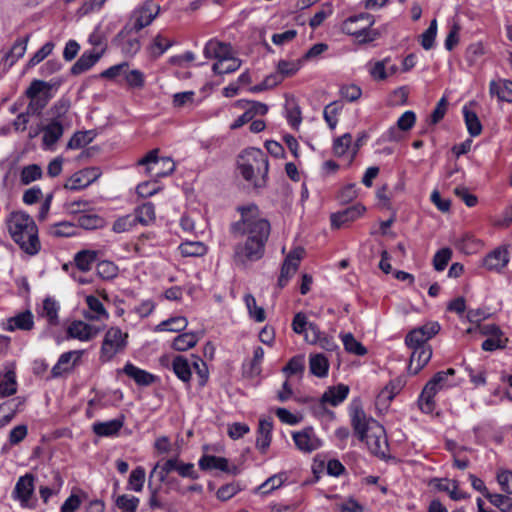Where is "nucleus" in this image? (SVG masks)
<instances>
[{
	"instance_id": "nucleus-1",
	"label": "nucleus",
	"mask_w": 512,
	"mask_h": 512,
	"mask_svg": "<svg viewBox=\"0 0 512 512\" xmlns=\"http://www.w3.org/2000/svg\"><path fill=\"white\" fill-rule=\"evenodd\" d=\"M257 210L256 205L238 207L241 220L232 224L231 231L235 236L247 235V239L235 245L233 260L236 265L246 266L264 256L271 226L268 220L256 214Z\"/></svg>"
},
{
	"instance_id": "nucleus-2",
	"label": "nucleus",
	"mask_w": 512,
	"mask_h": 512,
	"mask_svg": "<svg viewBox=\"0 0 512 512\" xmlns=\"http://www.w3.org/2000/svg\"><path fill=\"white\" fill-rule=\"evenodd\" d=\"M351 426L358 439L366 443L373 455L381 459L388 456L389 445L384 427L376 420L367 418L362 408L352 409Z\"/></svg>"
},
{
	"instance_id": "nucleus-3",
	"label": "nucleus",
	"mask_w": 512,
	"mask_h": 512,
	"mask_svg": "<svg viewBox=\"0 0 512 512\" xmlns=\"http://www.w3.org/2000/svg\"><path fill=\"white\" fill-rule=\"evenodd\" d=\"M12 239L29 255L40 250L38 228L33 218L25 212H13L8 222Z\"/></svg>"
},
{
	"instance_id": "nucleus-4",
	"label": "nucleus",
	"mask_w": 512,
	"mask_h": 512,
	"mask_svg": "<svg viewBox=\"0 0 512 512\" xmlns=\"http://www.w3.org/2000/svg\"><path fill=\"white\" fill-rule=\"evenodd\" d=\"M237 167L241 176L255 188L266 185L269 162L261 149L254 147L245 149L238 157Z\"/></svg>"
},
{
	"instance_id": "nucleus-5",
	"label": "nucleus",
	"mask_w": 512,
	"mask_h": 512,
	"mask_svg": "<svg viewBox=\"0 0 512 512\" xmlns=\"http://www.w3.org/2000/svg\"><path fill=\"white\" fill-rule=\"evenodd\" d=\"M160 6L152 0H146L141 6L136 8L126 25L119 31V38L124 35H131L133 32H139L149 26L157 17Z\"/></svg>"
},
{
	"instance_id": "nucleus-6",
	"label": "nucleus",
	"mask_w": 512,
	"mask_h": 512,
	"mask_svg": "<svg viewBox=\"0 0 512 512\" xmlns=\"http://www.w3.org/2000/svg\"><path fill=\"white\" fill-rule=\"evenodd\" d=\"M373 23L374 20L370 14L361 13L347 18L342 24V30L354 36L358 43L364 44L375 40L378 36V32L370 29Z\"/></svg>"
},
{
	"instance_id": "nucleus-7",
	"label": "nucleus",
	"mask_w": 512,
	"mask_h": 512,
	"mask_svg": "<svg viewBox=\"0 0 512 512\" xmlns=\"http://www.w3.org/2000/svg\"><path fill=\"white\" fill-rule=\"evenodd\" d=\"M158 149H153L138 161V165H147V171L155 177H165L175 169V163L169 157L158 158Z\"/></svg>"
},
{
	"instance_id": "nucleus-8",
	"label": "nucleus",
	"mask_w": 512,
	"mask_h": 512,
	"mask_svg": "<svg viewBox=\"0 0 512 512\" xmlns=\"http://www.w3.org/2000/svg\"><path fill=\"white\" fill-rule=\"evenodd\" d=\"M447 378L441 371L437 372L430 381L425 385L420 395V409L424 413H431L434 410L433 397L435 394L446 385Z\"/></svg>"
},
{
	"instance_id": "nucleus-9",
	"label": "nucleus",
	"mask_w": 512,
	"mask_h": 512,
	"mask_svg": "<svg viewBox=\"0 0 512 512\" xmlns=\"http://www.w3.org/2000/svg\"><path fill=\"white\" fill-rule=\"evenodd\" d=\"M304 253L305 250L302 247H296L286 256L278 278V286L280 288L285 287L289 279L295 274Z\"/></svg>"
},
{
	"instance_id": "nucleus-10",
	"label": "nucleus",
	"mask_w": 512,
	"mask_h": 512,
	"mask_svg": "<svg viewBox=\"0 0 512 512\" xmlns=\"http://www.w3.org/2000/svg\"><path fill=\"white\" fill-rule=\"evenodd\" d=\"M100 176L101 171L98 167L85 168L74 173L64 185V188L72 191L80 190L89 186Z\"/></svg>"
},
{
	"instance_id": "nucleus-11",
	"label": "nucleus",
	"mask_w": 512,
	"mask_h": 512,
	"mask_svg": "<svg viewBox=\"0 0 512 512\" xmlns=\"http://www.w3.org/2000/svg\"><path fill=\"white\" fill-rule=\"evenodd\" d=\"M405 379L403 377H397L391 380L381 391L378 393L376 397V407L379 410H387L391 401L395 398L396 395L400 393V391L405 386Z\"/></svg>"
},
{
	"instance_id": "nucleus-12",
	"label": "nucleus",
	"mask_w": 512,
	"mask_h": 512,
	"mask_svg": "<svg viewBox=\"0 0 512 512\" xmlns=\"http://www.w3.org/2000/svg\"><path fill=\"white\" fill-rule=\"evenodd\" d=\"M293 440L296 447L304 453H311L322 446V441L317 437L312 427L293 433Z\"/></svg>"
},
{
	"instance_id": "nucleus-13",
	"label": "nucleus",
	"mask_w": 512,
	"mask_h": 512,
	"mask_svg": "<svg viewBox=\"0 0 512 512\" xmlns=\"http://www.w3.org/2000/svg\"><path fill=\"white\" fill-rule=\"evenodd\" d=\"M34 493V475L27 473L19 477L12 492L14 499L20 501L21 505L26 507L31 496Z\"/></svg>"
},
{
	"instance_id": "nucleus-14",
	"label": "nucleus",
	"mask_w": 512,
	"mask_h": 512,
	"mask_svg": "<svg viewBox=\"0 0 512 512\" xmlns=\"http://www.w3.org/2000/svg\"><path fill=\"white\" fill-rule=\"evenodd\" d=\"M365 210L366 209L363 205L356 204L331 214L330 220L332 228L339 229L350 222L355 221L365 212Z\"/></svg>"
},
{
	"instance_id": "nucleus-15",
	"label": "nucleus",
	"mask_w": 512,
	"mask_h": 512,
	"mask_svg": "<svg viewBox=\"0 0 512 512\" xmlns=\"http://www.w3.org/2000/svg\"><path fill=\"white\" fill-rule=\"evenodd\" d=\"M15 364L8 363L0 371V399L14 395L17 392Z\"/></svg>"
},
{
	"instance_id": "nucleus-16",
	"label": "nucleus",
	"mask_w": 512,
	"mask_h": 512,
	"mask_svg": "<svg viewBox=\"0 0 512 512\" xmlns=\"http://www.w3.org/2000/svg\"><path fill=\"white\" fill-rule=\"evenodd\" d=\"M293 331L297 334H303L307 343L315 342L318 339V326L314 323L307 322L304 313H297L292 321Z\"/></svg>"
},
{
	"instance_id": "nucleus-17",
	"label": "nucleus",
	"mask_w": 512,
	"mask_h": 512,
	"mask_svg": "<svg viewBox=\"0 0 512 512\" xmlns=\"http://www.w3.org/2000/svg\"><path fill=\"white\" fill-rule=\"evenodd\" d=\"M198 465L200 469L204 471H210L215 469L233 475H236L238 473V468L236 466L230 467L228 459L224 457L204 455L200 458Z\"/></svg>"
},
{
	"instance_id": "nucleus-18",
	"label": "nucleus",
	"mask_w": 512,
	"mask_h": 512,
	"mask_svg": "<svg viewBox=\"0 0 512 512\" xmlns=\"http://www.w3.org/2000/svg\"><path fill=\"white\" fill-rule=\"evenodd\" d=\"M203 53L207 59H217V61L228 60L230 59L231 46L227 43L211 39L206 43Z\"/></svg>"
},
{
	"instance_id": "nucleus-19",
	"label": "nucleus",
	"mask_w": 512,
	"mask_h": 512,
	"mask_svg": "<svg viewBox=\"0 0 512 512\" xmlns=\"http://www.w3.org/2000/svg\"><path fill=\"white\" fill-rule=\"evenodd\" d=\"M509 262V253L505 247H497L486 255L483 265L489 270L500 271Z\"/></svg>"
},
{
	"instance_id": "nucleus-20",
	"label": "nucleus",
	"mask_w": 512,
	"mask_h": 512,
	"mask_svg": "<svg viewBox=\"0 0 512 512\" xmlns=\"http://www.w3.org/2000/svg\"><path fill=\"white\" fill-rule=\"evenodd\" d=\"M99 331V328H96L95 326L87 324L83 321H74L68 327L69 336L81 341L92 339L99 333Z\"/></svg>"
},
{
	"instance_id": "nucleus-21",
	"label": "nucleus",
	"mask_w": 512,
	"mask_h": 512,
	"mask_svg": "<svg viewBox=\"0 0 512 512\" xmlns=\"http://www.w3.org/2000/svg\"><path fill=\"white\" fill-rule=\"evenodd\" d=\"M349 394V387L345 384H338L329 387L321 396V403L323 405L329 404L333 407L342 403Z\"/></svg>"
},
{
	"instance_id": "nucleus-22",
	"label": "nucleus",
	"mask_w": 512,
	"mask_h": 512,
	"mask_svg": "<svg viewBox=\"0 0 512 512\" xmlns=\"http://www.w3.org/2000/svg\"><path fill=\"white\" fill-rule=\"evenodd\" d=\"M128 334L122 332V330L118 327H111L105 334V338L103 341L102 352L105 349V346H109L111 349L115 351L123 350L127 345Z\"/></svg>"
},
{
	"instance_id": "nucleus-23",
	"label": "nucleus",
	"mask_w": 512,
	"mask_h": 512,
	"mask_svg": "<svg viewBox=\"0 0 512 512\" xmlns=\"http://www.w3.org/2000/svg\"><path fill=\"white\" fill-rule=\"evenodd\" d=\"M123 372L130 378H132L135 383L139 386H149L158 380V377L143 370L131 363H127Z\"/></svg>"
},
{
	"instance_id": "nucleus-24",
	"label": "nucleus",
	"mask_w": 512,
	"mask_h": 512,
	"mask_svg": "<svg viewBox=\"0 0 512 512\" xmlns=\"http://www.w3.org/2000/svg\"><path fill=\"white\" fill-rule=\"evenodd\" d=\"M124 425V416L106 422H96L92 426L93 432L100 437L117 435Z\"/></svg>"
},
{
	"instance_id": "nucleus-25",
	"label": "nucleus",
	"mask_w": 512,
	"mask_h": 512,
	"mask_svg": "<svg viewBox=\"0 0 512 512\" xmlns=\"http://www.w3.org/2000/svg\"><path fill=\"white\" fill-rule=\"evenodd\" d=\"M112 43L119 47L125 56L129 57L136 55L141 48V42L138 38H132L130 35H124L123 37L119 38V32L113 38Z\"/></svg>"
},
{
	"instance_id": "nucleus-26",
	"label": "nucleus",
	"mask_w": 512,
	"mask_h": 512,
	"mask_svg": "<svg viewBox=\"0 0 512 512\" xmlns=\"http://www.w3.org/2000/svg\"><path fill=\"white\" fill-rule=\"evenodd\" d=\"M272 421L271 419H260L258 426V435L256 439V447L261 453H265L270 446L272 439Z\"/></svg>"
},
{
	"instance_id": "nucleus-27",
	"label": "nucleus",
	"mask_w": 512,
	"mask_h": 512,
	"mask_svg": "<svg viewBox=\"0 0 512 512\" xmlns=\"http://www.w3.org/2000/svg\"><path fill=\"white\" fill-rule=\"evenodd\" d=\"M103 52L94 53V52H85L80 58L73 64L70 69L72 75H79L83 72H86L91 67H93L102 57Z\"/></svg>"
},
{
	"instance_id": "nucleus-28",
	"label": "nucleus",
	"mask_w": 512,
	"mask_h": 512,
	"mask_svg": "<svg viewBox=\"0 0 512 512\" xmlns=\"http://www.w3.org/2000/svg\"><path fill=\"white\" fill-rule=\"evenodd\" d=\"M74 354H61L57 363L52 368V376L60 377L65 373H68L73 370V368L78 364L81 354H76L73 358Z\"/></svg>"
},
{
	"instance_id": "nucleus-29",
	"label": "nucleus",
	"mask_w": 512,
	"mask_h": 512,
	"mask_svg": "<svg viewBox=\"0 0 512 512\" xmlns=\"http://www.w3.org/2000/svg\"><path fill=\"white\" fill-rule=\"evenodd\" d=\"M491 96H496L500 101L512 102V81H491L489 85Z\"/></svg>"
},
{
	"instance_id": "nucleus-30",
	"label": "nucleus",
	"mask_w": 512,
	"mask_h": 512,
	"mask_svg": "<svg viewBox=\"0 0 512 512\" xmlns=\"http://www.w3.org/2000/svg\"><path fill=\"white\" fill-rule=\"evenodd\" d=\"M64 132L63 125L58 120H51V122L43 128V144L50 147L57 143L62 137Z\"/></svg>"
},
{
	"instance_id": "nucleus-31",
	"label": "nucleus",
	"mask_w": 512,
	"mask_h": 512,
	"mask_svg": "<svg viewBox=\"0 0 512 512\" xmlns=\"http://www.w3.org/2000/svg\"><path fill=\"white\" fill-rule=\"evenodd\" d=\"M33 315L29 310L21 312L8 320L7 329L31 330L33 328Z\"/></svg>"
},
{
	"instance_id": "nucleus-32",
	"label": "nucleus",
	"mask_w": 512,
	"mask_h": 512,
	"mask_svg": "<svg viewBox=\"0 0 512 512\" xmlns=\"http://www.w3.org/2000/svg\"><path fill=\"white\" fill-rule=\"evenodd\" d=\"M86 303L91 313L85 314V317L91 320H106L109 317L108 312L104 308L102 302L95 296L86 297Z\"/></svg>"
},
{
	"instance_id": "nucleus-33",
	"label": "nucleus",
	"mask_w": 512,
	"mask_h": 512,
	"mask_svg": "<svg viewBox=\"0 0 512 512\" xmlns=\"http://www.w3.org/2000/svg\"><path fill=\"white\" fill-rule=\"evenodd\" d=\"M62 83V80H51L49 82L35 79L27 88L26 96H37L41 93L50 92L51 89H57Z\"/></svg>"
},
{
	"instance_id": "nucleus-34",
	"label": "nucleus",
	"mask_w": 512,
	"mask_h": 512,
	"mask_svg": "<svg viewBox=\"0 0 512 512\" xmlns=\"http://www.w3.org/2000/svg\"><path fill=\"white\" fill-rule=\"evenodd\" d=\"M97 252L94 250H81L74 256L76 267L82 272L91 270L92 265L97 260Z\"/></svg>"
},
{
	"instance_id": "nucleus-35",
	"label": "nucleus",
	"mask_w": 512,
	"mask_h": 512,
	"mask_svg": "<svg viewBox=\"0 0 512 512\" xmlns=\"http://www.w3.org/2000/svg\"><path fill=\"white\" fill-rule=\"evenodd\" d=\"M310 372L319 377H326L329 369L328 359L324 354H312L309 360Z\"/></svg>"
},
{
	"instance_id": "nucleus-36",
	"label": "nucleus",
	"mask_w": 512,
	"mask_h": 512,
	"mask_svg": "<svg viewBox=\"0 0 512 512\" xmlns=\"http://www.w3.org/2000/svg\"><path fill=\"white\" fill-rule=\"evenodd\" d=\"M172 369L175 375L183 382L188 383L191 379V366L188 360L181 355L176 356L172 361Z\"/></svg>"
},
{
	"instance_id": "nucleus-37",
	"label": "nucleus",
	"mask_w": 512,
	"mask_h": 512,
	"mask_svg": "<svg viewBox=\"0 0 512 512\" xmlns=\"http://www.w3.org/2000/svg\"><path fill=\"white\" fill-rule=\"evenodd\" d=\"M285 473L274 474L255 489V493L267 495L280 488L286 481Z\"/></svg>"
},
{
	"instance_id": "nucleus-38",
	"label": "nucleus",
	"mask_w": 512,
	"mask_h": 512,
	"mask_svg": "<svg viewBox=\"0 0 512 512\" xmlns=\"http://www.w3.org/2000/svg\"><path fill=\"white\" fill-rule=\"evenodd\" d=\"M30 102L27 106L26 112L30 115H40L43 109L47 106L52 95L50 92L41 93L37 96H27Z\"/></svg>"
},
{
	"instance_id": "nucleus-39",
	"label": "nucleus",
	"mask_w": 512,
	"mask_h": 512,
	"mask_svg": "<svg viewBox=\"0 0 512 512\" xmlns=\"http://www.w3.org/2000/svg\"><path fill=\"white\" fill-rule=\"evenodd\" d=\"M96 136L94 130L77 131L67 143V149H79L90 144Z\"/></svg>"
},
{
	"instance_id": "nucleus-40",
	"label": "nucleus",
	"mask_w": 512,
	"mask_h": 512,
	"mask_svg": "<svg viewBox=\"0 0 512 512\" xmlns=\"http://www.w3.org/2000/svg\"><path fill=\"white\" fill-rule=\"evenodd\" d=\"M178 462L179 460L177 458H171L166 460L162 465L157 463L150 472L149 478L151 479L154 475H157L160 482H165L170 472L177 471Z\"/></svg>"
},
{
	"instance_id": "nucleus-41",
	"label": "nucleus",
	"mask_w": 512,
	"mask_h": 512,
	"mask_svg": "<svg viewBox=\"0 0 512 512\" xmlns=\"http://www.w3.org/2000/svg\"><path fill=\"white\" fill-rule=\"evenodd\" d=\"M440 331V325L438 322H428L423 326L418 328V334L421 337H418V350L421 349V352H425V342L435 336Z\"/></svg>"
},
{
	"instance_id": "nucleus-42",
	"label": "nucleus",
	"mask_w": 512,
	"mask_h": 512,
	"mask_svg": "<svg viewBox=\"0 0 512 512\" xmlns=\"http://www.w3.org/2000/svg\"><path fill=\"white\" fill-rule=\"evenodd\" d=\"M136 222L142 225H148L155 219V208L151 202H147L137 207L135 215H133Z\"/></svg>"
},
{
	"instance_id": "nucleus-43",
	"label": "nucleus",
	"mask_w": 512,
	"mask_h": 512,
	"mask_svg": "<svg viewBox=\"0 0 512 512\" xmlns=\"http://www.w3.org/2000/svg\"><path fill=\"white\" fill-rule=\"evenodd\" d=\"M198 340V336L194 333H183L174 339L173 348L178 352H185L192 349Z\"/></svg>"
},
{
	"instance_id": "nucleus-44",
	"label": "nucleus",
	"mask_w": 512,
	"mask_h": 512,
	"mask_svg": "<svg viewBox=\"0 0 512 512\" xmlns=\"http://www.w3.org/2000/svg\"><path fill=\"white\" fill-rule=\"evenodd\" d=\"M240 66L241 61L232 57L230 54V59L215 62L212 66V70L214 73L221 75L235 72Z\"/></svg>"
},
{
	"instance_id": "nucleus-45",
	"label": "nucleus",
	"mask_w": 512,
	"mask_h": 512,
	"mask_svg": "<svg viewBox=\"0 0 512 512\" xmlns=\"http://www.w3.org/2000/svg\"><path fill=\"white\" fill-rule=\"evenodd\" d=\"M463 114L469 134L473 137L478 136L482 131V125L477 114L466 106L463 108Z\"/></svg>"
},
{
	"instance_id": "nucleus-46",
	"label": "nucleus",
	"mask_w": 512,
	"mask_h": 512,
	"mask_svg": "<svg viewBox=\"0 0 512 512\" xmlns=\"http://www.w3.org/2000/svg\"><path fill=\"white\" fill-rule=\"evenodd\" d=\"M104 223V219L97 214H84L77 219V225L86 230L102 228Z\"/></svg>"
},
{
	"instance_id": "nucleus-47",
	"label": "nucleus",
	"mask_w": 512,
	"mask_h": 512,
	"mask_svg": "<svg viewBox=\"0 0 512 512\" xmlns=\"http://www.w3.org/2000/svg\"><path fill=\"white\" fill-rule=\"evenodd\" d=\"M187 320L185 317H172L168 320L162 321L160 324L156 326V330L158 331H172L179 332L186 328Z\"/></svg>"
},
{
	"instance_id": "nucleus-48",
	"label": "nucleus",
	"mask_w": 512,
	"mask_h": 512,
	"mask_svg": "<svg viewBox=\"0 0 512 512\" xmlns=\"http://www.w3.org/2000/svg\"><path fill=\"white\" fill-rule=\"evenodd\" d=\"M310 344L317 345L319 348L326 352H335L338 350L337 338L333 335H327L322 333L318 328V339L315 342H309Z\"/></svg>"
},
{
	"instance_id": "nucleus-49",
	"label": "nucleus",
	"mask_w": 512,
	"mask_h": 512,
	"mask_svg": "<svg viewBox=\"0 0 512 512\" xmlns=\"http://www.w3.org/2000/svg\"><path fill=\"white\" fill-rule=\"evenodd\" d=\"M244 301L251 318H253L257 322H263L266 319L264 309L260 306H257L256 299L253 295H245Z\"/></svg>"
},
{
	"instance_id": "nucleus-50",
	"label": "nucleus",
	"mask_w": 512,
	"mask_h": 512,
	"mask_svg": "<svg viewBox=\"0 0 512 512\" xmlns=\"http://www.w3.org/2000/svg\"><path fill=\"white\" fill-rule=\"evenodd\" d=\"M42 169L38 164H30L23 167L20 175L21 183L28 185L42 177Z\"/></svg>"
},
{
	"instance_id": "nucleus-51",
	"label": "nucleus",
	"mask_w": 512,
	"mask_h": 512,
	"mask_svg": "<svg viewBox=\"0 0 512 512\" xmlns=\"http://www.w3.org/2000/svg\"><path fill=\"white\" fill-rule=\"evenodd\" d=\"M305 369L304 355H296L290 359L286 366L283 367V372L288 376L301 375Z\"/></svg>"
},
{
	"instance_id": "nucleus-52",
	"label": "nucleus",
	"mask_w": 512,
	"mask_h": 512,
	"mask_svg": "<svg viewBox=\"0 0 512 512\" xmlns=\"http://www.w3.org/2000/svg\"><path fill=\"white\" fill-rule=\"evenodd\" d=\"M179 250L184 257H196L205 254L206 247L201 242H185L179 246Z\"/></svg>"
},
{
	"instance_id": "nucleus-53",
	"label": "nucleus",
	"mask_w": 512,
	"mask_h": 512,
	"mask_svg": "<svg viewBox=\"0 0 512 512\" xmlns=\"http://www.w3.org/2000/svg\"><path fill=\"white\" fill-rule=\"evenodd\" d=\"M339 339L343 343L345 352H368L350 332L340 334Z\"/></svg>"
},
{
	"instance_id": "nucleus-54",
	"label": "nucleus",
	"mask_w": 512,
	"mask_h": 512,
	"mask_svg": "<svg viewBox=\"0 0 512 512\" xmlns=\"http://www.w3.org/2000/svg\"><path fill=\"white\" fill-rule=\"evenodd\" d=\"M97 275L104 279L110 280L117 276L118 267L111 261L103 260L96 266Z\"/></svg>"
},
{
	"instance_id": "nucleus-55",
	"label": "nucleus",
	"mask_w": 512,
	"mask_h": 512,
	"mask_svg": "<svg viewBox=\"0 0 512 512\" xmlns=\"http://www.w3.org/2000/svg\"><path fill=\"white\" fill-rule=\"evenodd\" d=\"M173 45V42L167 40L161 34H158L152 41L149 50L153 57L157 58Z\"/></svg>"
},
{
	"instance_id": "nucleus-56",
	"label": "nucleus",
	"mask_w": 512,
	"mask_h": 512,
	"mask_svg": "<svg viewBox=\"0 0 512 512\" xmlns=\"http://www.w3.org/2000/svg\"><path fill=\"white\" fill-rule=\"evenodd\" d=\"M145 469L141 466L136 467L130 474L128 485L129 488L140 492L143 489V485L145 482Z\"/></svg>"
},
{
	"instance_id": "nucleus-57",
	"label": "nucleus",
	"mask_w": 512,
	"mask_h": 512,
	"mask_svg": "<svg viewBox=\"0 0 512 512\" xmlns=\"http://www.w3.org/2000/svg\"><path fill=\"white\" fill-rule=\"evenodd\" d=\"M115 503L122 512H136L139 505V498L123 494L117 497Z\"/></svg>"
},
{
	"instance_id": "nucleus-58",
	"label": "nucleus",
	"mask_w": 512,
	"mask_h": 512,
	"mask_svg": "<svg viewBox=\"0 0 512 512\" xmlns=\"http://www.w3.org/2000/svg\"><path fill=\"white\" fill-rule=\"evenodd\" d=\"M437 34V21L433 19L430 22L429 27L421 35V46L425 50H430L434 46L435 38Z\"/></svg>"
},
{
	"instance_id": "nucleus-59",
	"label": "nucleus",
	"mask_w": 512,
	"mask_h": 512,
	"mask_svg": "<svg viewBox=\"0 0 512 512\" xmlns=\"http://www.w3.org/2000/svg\"><path fill=\"white\" fill-rule=\"evenodd\" d=\"M75 227V224L63 221L51 227L50 234L54 237H70L75 235Z\"/></svg>"
},
{
	"instance_id": "nucleus-60",
	"label": "nucleus",
	"mask_w": 512,
	"mask_h": 512,
	"mask_svg": "<svg viewBox=\"0 0 512 512\" xmlns=\"http://www.w3.org/2000/svg\"><path fill=\"white\" fill-rule=\"evenodd\" d=\"M71 102L67 98L59 99L49 110L52 120L60 121L69 111Z\"/></svg>"
},
{
	"instance_id": "nucleus-61",
	"label": "nucleus",
	"mask_w": 512,
	"mask_h": 512,
	"mask_svg": "<svg viewBox=\"0 0 512 512\" xmlns=\"http://www.w3.org/2000/svg\"><path fill=\"white\" fill-rule=\"evenodd\" d=\"M452 250L448 247L442 248L436 252L433 258V266L436 271H442L451 260Z\"/></svg>"
},
{
	"instance_id": "nucleus-62",
	"label": "nucleus",
	"mask_w": 512,
	"mask_h": 512,
	"mask_svg": "<svg viewBox=\"0 0 512 512\" xmlns=\"http://www.w3.org/2000/svg\"><path fill=\"white\" fill-rule=\"evenodd\" d=\"M29 40V36H26L24 38H20L15 41L13 46L11 47L9 53L7 54V58H11V64H13L15 61L23 57L25 54L27 43Z\"/></svg>"
},
{
	"instance_id": "nucleus-63",
	"label": "nucleus",
	"mask_w": 512,
	"mask_h": 512,
	"mask_svg": "<svg viewBox=\"0 0 512 512\" xmlns=\"http://www.w3.org/2000/svg\"><path fill=\"white\" fill-rule=\"evenodd\" d=\"M488 500L502 512H512V498L503 494H488Z\"/></svg>"
},
{
	"instance_id": "nucleus-64",
	"label": "nucleus",
	"mask_w": 512,
	"mask_h": 512,
	"mask_svg": "<svg viewBox=\"0 0 512 512\" xmlns=\"http://www.w3.org/2000/svg\"><path fill=\"white\" fill-rule=\"evenodd\" d=\"M240 490H241V487H240L239 483L232 482V483H228V484L221 486L217 490L216 495L219 500L227 501V500L231 499L233 496H235Z\"/></svg>"
}]
</instances>
